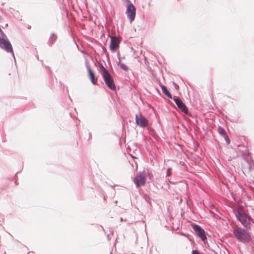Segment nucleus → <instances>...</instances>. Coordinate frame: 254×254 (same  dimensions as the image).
Listing matches in <instances>:
<instances>
[{
	"label": "nucleus",
	"instance_id": "nucleus-1",
	"mask_svg": "<svg viewBox=\"0 0 254 254\" xmlns=\"http://www.w3.org/2000/svg\"><path fill=\"white\" fill-rule=\"evenodd\" d=\"M233 212L236 219L240 222L244 228L247 230L251 229L253 225H254V219L247 211L242 209L234 208Z\"/></svg>",
	"mask_w": 254,
	"mask_h": 254
},
{
	"label": "nucleus",
	"instance_id": "nucleus-2",
	"mask_svg": "<svg viewBox=\"0 0 254 254\" xmlns=\"http://www.w3.org/2000/svg\"><path fill=\"white\" fill-rule=\"evenodd\" d=\"M250 230L241 227L235 226L233 228L232 232L237 240L244 244L249 243L252 240Z\"/></svg>",
	"mask_w": 254,
	"mask_h": 254
},
{
	"label": "nucleus",
	"instance_id": "nucleus-3",
	"mask_svg": "<svg viewBox=\"0 0 254 254\" xmlns=\"http://www.w3.org/2000/svg\"><path fill=\"white\" fill-rule=\"evenodd\" d=\"M100 67L101 69L102 75L103 77L106 85L110 89L115 90L116 89V86L112 76L102 65H101Z\"/></svg>",
	"mask_w": 254,
	"mask_h": 254
},
{
	"label": "nucleus",
	"instance_id": "nucleus-4",
	"mask_svg": "<svg viewBox=\"0 0 254 254\" xmlns=\"http://www.w3.org/2000/svg\"><path fill=\"white\" fill-rule=\"evenodd\" d=\"M191 227L196 235L199 237L202 241L205 242V241L207 240L206 233L203 228L200 225L193 223L191 224Z\"/></svg>",
	"mask_w": 254,
	"mask_h": 254
},
{
	"label": "nucleus",
	"instance_id": "nucleus-5",
	"mask_svg": "<svg viewBox=\"0 0 254 254\" xmlns=\"http://www.w3.org/2000/svg\"><path fill=\"white\" fill-rule=\"evenodd\" d=\"M126 13L130 22L134 20L136 14V8L132 3H129L127 6Z\"/></svg>",
	"mask_w": 254,
	"mask_h": 254
},
{
	"label": "nucleus",
	"instance_id": "nucleus-6",
	"mask_svg": "<svg viewBox=\"0 0 254 254\" xmlns=\"http://www.w3.org/2000/svg\"><path fill=\"white\" fill-rule=\"evenodd\" d=\"M0 47L5 50L7 52L11 53L14 55L11 45L8 41L0 38Z\"/></svg>",
	"mask_w": 254,
	"mask_h": 254
},
{
	"label": "nucleus",
	"instance_id": "nucleus-7",
	"mask_svg": "<svg viewBox=\"0 0 254 254\" xmlns=\"http://www.w3.org/2000/svg\"><path fill=\"white\" fill-rule=\"evenodd\" d=\"M137 177H138V180H136L135 178L133 180L134 183L136 186H144L146 183L145 175H143L141 172H139L137 175Z\"/></svg>",
	"mask_w": 254,
	"mask_h": 254
},
{
	"label": "nucleus",
	"instance_id": "nucleus-8",
	"mask_svg": "<svg viewBox=\"0 0 254 254\" xmlns=\"http://www.w3.org/2000/svg\"><path fill=\"white\" fill-rule=\"evenodd\" d=\"M173 99L179 109L181 110L183 113L187 114L188 112V110L183 101L180 99L176 96L174 97Z\"/></svg>",
	"mask_w": 254,
	"mask_h": 254
},
{
	"label": "nucleus",
	"instance_id": "nucleus-9",
	"mask_svg": "<svg viewBox=\"0 0 254 254\" xmlns=\"http://www.w3.org/2000/svg\"><path fill=\"white\" fill-rule=\"evenodd\" d=\"M136 122L138 126L145 127L148 126V121L141 114L136 115Z\"/></svg>",
	"mask_w": 254,
	"mask_h": 254
},
{
	"label": "nucleus",
	"instance_id": "nucleus-10",
	"mask_svg": "<svg viewBox=\"0 0 254 254\" xmlns=\"http://www.w3.org/2000/svg\"><path fill=\"white\" fill-rule=\"evenodd\" d=\"M120 41L116 37H112L110 45L111 51L115 52L119 47Z\"/></svg>",
	"mask_w": 254,
	"mask_h": 254
},
{
	"label": "nucleus",
	"instance_id": "nucleus-11",
	"mask_svg": "<svg viewBox=\"0 0 254 254\" xmlns=\"http://www.w3.org/2000/svg\"><path fill=\"white\" fill-rule=\"evenodd\" d=\"M218 132L220 136L224 137L226 144L229 145L230 143L231 140L225 128H218Z\"/></svg>",
	"mask_w": 254,
	"mask_h": 254
},
{
	"label": "nucleus",
	"instance_id": "nucleus-12",
	"mask_svg": "<svg viewBox=\"0 0 254 254\" xmlns=\"http://www.w3.org/2000/svg\"><path fill=\"white\" fill-rule=\"evenodd\" d=\"M87 69L88 72V75L91 82L94 84H96L97 81V79L95 78L94 72L92 71L89 65L87 66Z\"/></svg>",
	"mask_w": 254,
	"mask_h": 254
},
{
	"label": "nucleus",
	"instance_id": "nucleus-13",
	"mask_svg": "<svg viewBox=\"0 0 254 254\" xmlns=\"http://www.w3.org/2000/svg\"><path fill=\"white\" fill-rule=\"evenodd\" d=\"M148 132L154 138L157 139L159 138V135L154 130V128H146Z\"/></svg>",
	"mask_w": 254,
	"mask_h": 254
},
{
	"label": "nucleus",
	"instance_id": "nucleus-14",
	"mask_svg": "<svg viewBox=\"0 0 254 254\" xmlns=\"http://www.w3.org/2000/svg\"><path fill=\"white\" fill-rule=\"evenodd\" d=\"M251 153L250 151H247L244 153H242V157L246 162H248L252 160V157L250 156Z\"/></svg>",
	"mask_w": 254,
	"mask_h": 254
},
{
	"label": "nucleus",
	"instance_id": "nucleus-15",
	"mask_svg": "<svg viewBox=\"0 0 254 254\" xmlns=\"http://www.w3.org/2000/svg\"><path fill=\"white\" fill-rule=\"evenodd\" d=\"M238 151L239 152L241 153H244L245 152H247V151H249V149L247 146L245 145H239L238 146Z\"/></svg>",
	"mask_w": 254,
	"mask_h": 254
},
{
	"label": "nucleus",
	"instance_id": "nucleus-16",
	"mask_svg": "<svg viewBox=\"0 0 254 254\" xmlns=\"http://www.w3.org/2000/svg\"><path fill=\"white\" fill-rule=\"evenodd\" d=\"M161 89L163 91V92L169 98L172 99V96L171 94L169 92L167 88L164 86L162 85L161 86Z\"/></svg>",
	"mask_w": 254,
	"mask_h": 254
},
{
	"label": "nucleus",
	"instance_id": "nucleus-17",
	"mask_svg": "<svg viewBox=\"0 0 254 254\" xmlns=\"http://www.w3.org/2000/svg\"><path fill=\"white\" fill-rule=\"evenodd\" d=\"M210 208L211 209L214 210L216 212L218 213L220 215H222V213L220 212L219 209L216 207L213 204H211L210 205Z\"/></svg>",
	"mask_w": 254,
	"mask_h": 254
},
{
	"label": "nucleus",
	"instance_id": "nucleus-18",
	"mask_svg": "<svg viewBox=\"0 0 254 254\" xmlns=\"http://www.w3.org/2000/svg\"><path fill=\"white\" fill-rule=\"evenodd\" d=\"M57 39V36L56 35L53 34L51 35L50 38V42L53 44Z\"/></svg>",
	"mask_w": 254,
	"mask_h": 254
},
{
	"label": "nucleus",
	"instance_id": "nucleus-19",
	"mask_svg": "<svg viewBox=\"0 0 254 254\" xmlns=\"http://www.w3.org/2000/svg\"><path fill=\"white\" fill-rule=\"evenodd\" d=\"M119 64H120V67L121 68H122L123 69H124L126 71L128 70V67L125 64L120 63Z\"/></svg>",
	"mask_w": 254,
	"mask_h": 254
},
{
	"label": "nucleus",
	"instance_id": "nucleus-20",
	"mask_svg": "<svg viewBox=\"0 0 254 254\" xmlns=\"http://www.w3.org/2000/svg\"><path fill=\"white\" fill-rule=\"evenodd\" d=\"M172 170V168L171 167H169L167 169V172H166V177H169L171 175V171Z\"/></svg>",
	"mask_w": 254,
	"mask_h": 254
},
{
	"label": "nucleus",
	"instance_id": "nucleus-21",
	"mask_svg": "<svg viewBox=\"0 0 254 254\" xmlns=\"http://www.w3.org/2000/svg\"><path fill=\"white\" fill-rule=\"evenodd\" d=\"M145 175H146L150 180H151L153 178V174L149 172H147V173Z\"/></svg>",
	"mask_w": 254,
	"mask_h": 254
},
{
	"label": "nucleus",
	"instance_id": "nucleus-22",
	"mask_svg": "<svg viewBox=\"0 0 254 254\" xmlns=\"http://www.w3.org/2000/svg\"><path fill=\"white\" fill-rule=\"evenodd\" d=\"M253 160L249 161L248 162H246L247 163V165L249 170H251L252 168V164Z\"/></svg>",
	"mask_w": 254,
	"mask_h": 254
},
{
	"label": "nucleus",
	"instance_id": "nucleus-23",
	"mask_svg": "<svg viewBox=\"0 0 254 254\" xmlns=\"http://www.w3.org/2000/svg\"><path fill=\"white\" fill-rule=\"evenodd\" d=\"M192 254H203L202 252L198 251L197 250H193L191 251Z\"/></svg>",
	"mask_w": 254,
	"mask_h": 254
},
{
	"label": "nucleus",
	"instance_id": "nucleus-24",
	"mask_svg": "<svg viewBox=\"0 0 254 254\" xmlns=\"http://www.w3.org/2000/svg\"><path fill=\"white\" fill-rule=\"evenodd\" d=\"M210 214H213L215 217H216L217 218L220 219V217H219V215L218 214L215 213L214 211L210 210Z\"/></svg>",
	"mask_w": 254,
	"mask_h": 254
},
{
	"label": "nucleus",
	"instance_id": "nucleus-25",
	"mask_svg": "<svg viewBox=\"0 0 254 254\" xmlns=\"http://www.w3.org/2000/svg\"><path fill=\"white\" fill-rule=\"evenodd\" d=\"M204 242L205 247L207 248H208L209 247V245L208 242L206 241V240L205 241V242Z\"/></svg>",
	"mask_w": 254,
	"mask_h": 254
},
{
	"label": "nucleus",
	"instance_id": "nucleus-26",
	"mask_svg": "<svg viewBox=\"0 0 254 254\" xmlns=\"http://www.w3.org/2000/svg\"><path fill=\"white\" fill-rule=\"evenodd\" d=\"M89 137L87 140H89L92 137V134L91 132H88Z\"/></svg>",
	"mask_w": 254,
	"mask_h": 254
},
{
	"label": "nucleus",
	"instance_id": "nucleus-27",
	"mask_svg": "<svg viewBox=\"0 0 254 254\" xmlns=\"http://www.w3.org/2000/svg\"><path fill=\"white\" fill-rule=\"evenodd\" d=\"M107 238L108 239L109 241L111 239V237H110V234H108V236H107Z\"/></svg>",
	"mask_w": 254,
	"mask_h": 254
},
{
	"label": "nucleus",
	"instance_id": "nucleus-28",
	"mask_svg": "<svg viewBox=\"0 0 254 254\" xmlns=\"http://www.w3.org/2000/svg\"><path fill=\"white\" fill-rule=\"evenodd\" d=\"M130 156H131V157L132 158H133V159H136V158H137V157H135V156H133L132 155H130Z\"/></svg>",
	"mask_w": 254,
	"mask_h": 254
},
{
	"label": "nucleus",
	"instance_id": "nucleus-29",
	"mask_svg": "<svg viewBox=\"0 0 254 254\" xmlns=\"http://www.w3.org/2000/svg\"><path fill=\"white\" fill-rule=\"evenodd\" d=\"M126 1H127V3H128L129 4V3H131L130 2V0H126Z\"/></svg>",
	"mask_w": 254,
	"mask_h": 254
},
{
	"label": "nucleus",
	"instance_id": "nucleus-30",
	"mask_svg": "<svg viewBox=\"0 0 254 254\" xmlns=\"http://www.w3.org/2000/svg\"><path fill=\"white\" fill-rule=\"evenodd\" d=\"M167 181H168L169 183H172V182L171 181L170 179H167Z\"/></svg>",
	"mask_w": 254,
	"mask_h": 254
},
{
	"label": "nucleus",
	"instance_id": "nucleus-31",
	"mask_svg": "<svg viewBox=\"0 0 254 254\" xmlns=\"http://www.w3.org/2000/svg\"><path fill=\"white\" fill-rule=\"evenodd\" d=\"M120 221H121V222H123L124 221V219H123L122 217L120 218Z\"/></svg>",
	"mask_w": 254,
	"mask_h": 254
},
{
	"label": "nucleus",
	"instance_id": "nucleus-32",
	"mask_svg": "<svg viewBox=\"0 0 254 254\" xmlns=\"http://www.w3.org/2000/svg\"><path fill=\"white\" fill-rule=\"evenodd\" d=\"M194 128V131H195V132L197 131L196 129H199V127H197V128Z\"/></svg>",
	"mask_w": 254,
	"mask_h": 254
},
{
	"label": "nucleus",
	"instance_id": "nucleus-33",
	"mask_svg": "<svg viewBox=\"0 0 254 254\" xmlns=\"http://www.w3.org/2000/svg\"><path fill=\"white\" fill-rule=\"evenodd\" d=\"M186 128V131H189V128L186 127V128ZM190 128H189V129H190Z\"/></svg>",
	"mask_w": 254,
	"mask_h": 254
},
{
	"label": "nucleus",
	"instance_id": "nucleus-34",
	"mask_svg": "<svg viewBox=\"0 0 254 254\" xmlns=\"http://www.w3.org/2000/svg\"><path fill=\"white\" fill-rule=\"evenodd\" d=\"M202 129H203V131H205V132H207L208 130L206 129V130H205L204 129V127H203Z\"/></svg>",
	"mask_w": 254,
	"mask_h": 254
},
{
	"label": "nucleus",
	"instance_id": "nucleus-35",
	"mask_svg": "<svg viewBox=\"0 0 254 254\" xmlns=\"http://www.w3.org/2000/svg\"><path fill=\"white\" fill-rule=\"evenodd\" d=\"M126 128L123 127L122 128V131H124V130H125Z\"/></svg>",
	"mask_w": 254,
	"mask_h": 254
},
{
	"label": "nucleus",
	"instance_id": "nucleus-36",
	"mask_svg": "<svg viewBox=\"0 0 254 254\" xmlns=\"http://www.w3.org/2000/svg\"><path fill=\"white\" fill-rule=\"evenodd\" d=\"M17 173H18V172H16V173L15 174V176H16Z\"/></svg>",
	"mask_w": 254,
	"mask_h": 254
},
{
	"label": "nucleus",
	"instance_id": "nucleus-37",
	"mask_svg": "<svg viewBox=\"0 0 254 254\" xmlns=\"http://www.w3.org/2000/svg\"><path fill=\"white\" fill-rule=\"evenodd\" d=\"M227 128L228 129V130H229V127H227ZM229 131L230 132V131Z\"/></svg>",
	"mask_w": 254,
	"mask_h": 254
},
{
	"label": "nucleus",
	"instance_id": "nucleus-38",
	"mask_svg": "<svg viewBox=\"0 0 254 254\" xmlns=\"http://www.w3.org/2000/svg\"><path fill=\"white\" fill-rule=\"evenodd\" d=\"M110 254H112V252H111Z\"/></svg>",
	"mask_w": 254,
	"mask_h": 254
}]
</instances>
